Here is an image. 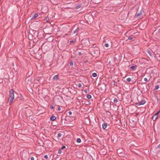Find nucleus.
I'll return each instance as SVG.
<instances>
[{
	"mask_svg": "<svg viewBox=\"0 0 160 160\" xmlns=\"http://www.w3.org/2000/svg\"><path fill=\"white\" fill-rule=\"evenodd\" d=\"M9 95L8 98V102L10 105H11L14 98L13 90L11 89L9 91Z\"/></svg>",
	"mask_w": 160,
	"mask_h": 160,
	"instance_id": "1",
	"label": "nucleus"
},
{
	"mask_svg": "<svg viewBox=\"0 0 160 160\" xmlns=\"http://www.w3.org/2000/svg\"><path fill=\"white\" fill-rule=\"evenodd\" d=\"M82 42L84 44V45H88L89 43V41L88 39H85L82 40Z\"/></svg>",
	"mask_w": 160,
	"mask_h": 160,
	"instance_id": "2",
	"label": "nucleus"
},
{
	"mask_svg": "<svg viewBox=\"0 0 160 160\" xmlns=\"http://www.w3.org/2000/svg\"><path fill=\"white\" fill-rule=\"evenodd\" d=\"M142 13L141 12V11L140 12H139L136 15V17L137 18H139L142 15Z\"/></svg>",
	"mask_w": 160,
	"mask_h": 160,
	"instance_id": "3",
	"label": "nucleus"
},
{
	"mask_svg": "<svg viewBox=\"0 0 160 160\" xmlns=\"http://www.w3.org/2000/svg\"><path fill=\"white\" fill-rule=\"evenodd\" d=\"M56 119V117L54 116H52L50 118V119L52 121H54Z\"/></svg>",
	"mask_w": 160,
	"mask_h": 160,
	"instance_id": "4",
	"label": "nucleus"
},
{
	"mask_svg": "<svg viewBox=\"0 0 160 160\" xmlns=\"http://www.w3.org/2000/svg\"><path fill=\"white\" fill-rule=\"evenodd\" d=\"M145 103V101L144 100H142L139 103V105H144Z\"/></svg>",
	"mask_w": 160,
	"mask_h": 160,
	"instance_id": "5",
	"label": "nucleus"
},
{
	"mask_svg": "<svg viewBox=\"0 0 160 160\" xmlns=\"http://www.w3.org/2000/svg\"><path fill=\"white\" fill-rule=\"evenodd\" d=\"M107 125L106 123H103L102 125V127L103 129H105L107 127Z\"/></svg>",
	"mask_w": 160,
	"mask_h": 160,
	"instance_id": "6",
	"label": "nucleus"
},
{
	"mask_svg": "<svg viewBox=\"0 0 160 160\" xmlns=\"http://www.w3.org/2000/svg\"><path fill=\"white\" fill-rule=\"evenodd\" d=\"M158 117H157L156 116L154 115L153 117H152V120L153 121H155L156 119Z\"/></svg>",
	"mask_w": 160,
	"mask_h": 160,
	"instance_id": "7",
	"label": "nucleus"
},
{
	"mask_svg": "<svg viewBox=\"0 0 160 160\" xmlns=\"http://www.w3.org/2000/svg\"><path fill=\"white\" fill-rule=\"evenodd\" d=\"M58 78V75H56L53 78V79L56 80H57Z\"/></svg>",
	"mask_w": 160,
	"mask_h": 160,
	"instance_id": "8",
	"label": "nucleus"
},
{
	"mask_svg": "<svg viewBox=\"0 0 160 160\" xmlns=\"http://www.w3.org/2000/svg\"><path fill=\"white\" fill-rule=\"evenodd\" d=\"M79 31L78 28H77L73 32V33L74 34H75L77 32H78Z\"/></svg>",
	"mask_w": 160,
	"mask_h": 160,
	"instance_id": "9",
	"label": "nucleus"
},
{
	"mask_svg": "<svg viewBox=\"0 0 160 160\" xmlns=\"http://www.w3.org/2000/svg\"><path fill=\"white\" fill-rule=\"evenodd\" d=\"M92 76L93 77H96L97 76V74L96 73H93L92 74Z\"/></svg>",
	"mask_w": 160,
	"mask_h": 160,
	"instance_id": "10",
	"label": "nucleus"
},
{
	"mask_svg": "<svg viewBox=\"0 0 160 160\" xmlns=\"http://www.w3.org/2000/svg\"><path fill=\"white\" fill-rule=\"evenodd\" d=\"M159 88V86L158 85H156L154 88L155 90L158 89Z\"/></svg>",
	"mask_w": 160,
	"mask_h": 160,
	"instance_id": "11",
	"label": "nucleus"
},
{
	"mask_svg": "<svg viewBox=\"0 0 160 160\" xmlns=\"http://www.w3.org/2000/svg\"><path fill=\"white\" fill-rule=\"evenodd\" d=\"M87 97L88 98L90 99L92 97H91V95H88L87 96Z\"/></svg>",
	"mask_w": 160,
	"mask_h": 160,
	"instance_id": "12",
	"label": "nucleus"
},
{
	"mask_svg": "<svg viewBox=\"0 0 160 160\" xmlns=\"http://www.w3.org/2000/svg\"><path fill=\"white\" fill-rule=\"evenodd\" d=\"M77 141L78 143H80L81 142V139L80 138H78L77 139Z\"/></svg>",
	"mask_w": 160,
	"mask_h": 160,
	"instance_id": "13",
	"label": "nucleus"
},
{
	"mask_svg": "<svg viewBox=\"0 0 160 160\" xmlns=\"http://www.w3.org/2000/svg\"><path fill=\"white\" fill-rule=\"evenodd\" d=\"M38 16V14L37 13H35L34 15V18L37 17Z\"/></svg>",
	"mask_w": 160,
	"mask_h": 160,
	"instance_id": "14",
	"label": "nucleus"
},
{
	"mask_svg": "<svg viewBox=\"0 0 160 160\" xmlns=\"http://www.w3.org/2000/svg\"><path fill=\"white\" fill-rule=\"evenodd\" d=\"M127 80L128 82H129L131 81V79L130 78H127Z\"/></svg>",
	"mask_w": 160,
	"mask_h": 160,
	"instance_id": "15",
	"label": "nucleus"
},
{
	"mask_svg": "<svg viewBox=\"0 0 160 160\" xmlns=\"http://www.w3.org/2000/svg\"><path fill=\"white\" fill-rule=\"evenodd\" d=\"M113 102L114 103L117 102H118V99L116 98H115L114 99Z\"/></svg>",
	"mask_w": 160,
	"mask_h": 160,
	"instance_id": "16",
	"label": "nucleus"
},
{
	"mask_svg": "<svg viewBox=\"0 0 160 160\" xmlns=\"http://www.w3.org/2000/svg\"><path fill=\"white\" fill-rule=\"evenodd\" d=\"M135 68V66H132L131 67V69H132V70H133V69H134Z\"/></svg>",
	"mask_w": 160,
	"mask_h": 160,
	"instance_id": "17",
	"label": "nucleus"
},
{
	"mask_svg": "<svg viewBox=\"0 0 160 160\" xmlns=\"http://www.w3.org/2000/svg\"><path fill=\"white\" fill-rule=\"evenodd\" d=\"M160 112V110L158 112H157L155 114V115L157 117H158V114Z\"/></svg>",
	"mask_w": 160,
	"mask_h": 160,
	"instance_id": "18",
	"label": "nucleus"
},
{
	"mask_svg": "<svg viewBox=\"0 0 160 160\" xmlns=\"http://www.w3.org/2000/svg\"><path fill=\"white\" fill-rule=\"evenodd\" d=\"M70 65L71 66H72L73 65V62H72V61H71L70 62Z\"/></svg>",
	"mask_w": 160,
	"mask_h": 160,
	"instance_id": "19",
	"label": "nucleus"
},
{
	"mask_svg": "<svg viewBox=\"0 0 160 160\" xmlns=\"http://www.w3.org/2000/svg\"><path fill=\"white\" fill-rule=\"evenodd\" d=\"M132 39L131 37H129L128 38V39L129 40H131Z\"/></svg>",
	"mask_w": 160,
	"mask_h": 160,
	"instance_id": "20",
	"label": "nucleus"
},
{
	"mask_svg": "<svg viewBox=\"0 0 160 160\" xmlns=\"http://www.w3.org/2000/svg\"><path fill=\"white\" fill-rule=\"evenodd\" d=\"M105 46L107 47V48H108L109 47V45L108 43H106L105 44Z\"/></svg>",
	"mask_w": 160,
	"mask_h": 160,
	"instance_id": "21",
	"label": "nucleus"
},
{
	"mask_svg": "<svg viewBox=\"0 0 160 160\" xmlns=\"http://www.w3.org/2000/svg\"><path fill=\"white\" fill-rule=\"evenodd\" d=\"M61 136V134L59 133L58 134V137H60Z\"/></svg>",
	"mask_w": 160,
	"mask_h": 160,
	"instance_id": "22",
	"label": "nucleus"
},
{
	"mask_svg": "<svg viewBox=\"0 0 160 160\" xmlns=\"http://www.w3.org/2000/svg\"><path fill=\"white\" fill-rule=\"evenodd\" d=\"M44 158L46 159H47L48 158V156L47 155H46L44 156Z\"/></svg>",
	"mask_w": 160,
	"mask_h": 160,
	"instance_id": "23",
	"label": "nucleus"
},
{
	"mask_svg": "<svg viewBox=\"0 0 160 160\" xmlns=\"http://www.w3.org/2000/svg\"><path fill=\"white\" fill-rule=\"evenodd\" d=\"M78 87L79 88H81V87L82 86V84H81V83H79V84H78Z\"/></svg>",
	"mask_w": 160,
	"mask_h": 160,
	"instance_id": "24",
	"label": "nucleus"
},
{
	"mask_svg": "<svg viewBox=\"0 0 160 160\" xmlns=\"http://www.w3.org/2000/svg\"><path fill=\"white\" fill-rule=\"evenodd\" d=\"M144 80L146 82H147L148 81V79L146 78H144Z\"/></svg>",
	"mask_w": 160,
	"mask_h": 160,
	"instance_id": "25",
	"label": "nucleus"
},
{
	"mask_svg": "<svg viewBox=\"0 0 160 160\" xmlns=\"http://www.w3.org/2000/svg\"><path fill=\"white\" fill-rule=\"evenodd\" d=\"M68 114L70 115H71L72 114V112L71 111H69L68 112Z\"/></svg>",
	"mask_w": 160,
	"mask_h": 160,
	"instance_id": "26",
	"label": "nucleus"
},
{
	"mask_svg": "<svg viewBox=\"0 0 160 160\" xmlns=\"http://www.w3.org/2000/svg\"><path fill=\"white\" fill-rule=\"evenodd\" d=\"M58 111H60V110H61V108H60V107L58 106Z\"/></svg>",
	"mask_w": 160,
	"mask_h": 160,
	"instance_id": "27",
	"label": "nucleus"
},
{
	"mask_svg": "<svg viewBox=\"0 0 160 160\" xmlns=\"http://www.w3.org/2000/svg\"><path fill=\"white\" fill-rule=\"evenodd\" d=\"M31 160H34V158L33 157H31Z\"/></svg>",
	"mask_w": 160,
	"mask_h": 160,
	"instance_id": "28",
	"label": "nucleus"
},
{
	"mask_svg": "<svg viewBox=\"0 0 160 160\" xmlns=\"http://www.w3.org/2000/svg\"><path fill=\"white\" fill-rule=\"evenodd\" d=\"M50 109H53V107L52 106H50Z\"/></svg>",
	"mask_w": 160,
	"mask_h": 160,
	"instance_id": "29",
	"label": "nucleus"
},
{
	"mask_svg": "<svg viewBox=\"0 0 160 160\" xmlns=\"http://www.w3.org/2000/svg\"><path fill=\"white\" fill-rule=\"evenodd\" d=\"M58 153H61V150H59L58 151Z\"/></svg>",
	"mask_w": 160,
	"mask_h": 160,
	"instance_id": "30",
	"label": "nucleus"
},
{
	"mask_svg": "<svg viewBox=\"0 0 160 160\" xmlns=\"http://www.w3.org/2000/svg\"><path fill=\"white\" fill-rule=\"evenodd\" d=\"M66 148L65 146H63L62 148V149H63L64 148Z\"/></svg>",
	"mask_w": 160,
	"mask_h": 160,
	"instance_id": "31",
	"label": "nucleus"
},
{
	"mask_svg": "<svg viewBox=\"0 0 160 160\" xmlns=\"http://www.w3.org/2000/svg\"><path fill=\"white\" fill-rule=\"evenodd\" d=\"M46 19L47 21V20H48L49 19V18H48V17H46Z\"/></svg>",
	"mask_w": 160,
	"mask_h": 160,
	"instance_id": "32",
	"label": "nucleus"
},
{
	"mask_svg": "<svg viewBox=\"0 0 160 160\" xmlns=\"http://www.w3.org/2000/svg\"><path fill=\"white\" fill-rule=\"evenodd\" d=\"M84 92H85V93H87V90H85L84 91Z\"/></svg>",
	"mask_w": 160,
	"mask_h": 160,
	"instance_id": "33",
	"label": "nucleus"
},
{
	"mask_svg": "<svg viewBox=\"0 0 160 160\" xmlns=\"http://www.w3.org/2000/svg\"><path fill=\"white\" fill-rule=\"evenodd\" d=\"M74 42V41H73V40H72V41H70V42L71 43H72V42Z\"/></svg>",
	"mask_w": 160,
	"mask_h": 160,
	"instance_id": "34",
	"label": "nucleus"
},
{
	"mask_svg": "<svg viewBox=\"0 0 160 160\" xmlns=\"http://www.w3.org/2000/svg\"><path fill=\"white\" fill-rule=\"evenodd\" d=\"M160 146V144L158 146V148H159Z\"/></svg>",
	"mask_w": 160,
	"mask_h": 160,
	"instance_id": "35",
	"label": "nucleus"
},
{
	"mask_svg": "<svg viewBox=\"0 0 160 160\" xmlns=\"http://www.w3.org/2000/svg\"><path fill=\"white\" fill-rule=\"evenodd\" d=\"M158 32L160 33V29L159 30Z\"/></svg>",
	"mask_w": 160,
	"mask_h": 160,
	"instance_id": "36",
	"label": "nucleus"
},
{
	"mask_svg": "<svg viewBox=\"0 0 160 160\" xmlns=\"http://www.w3.org/2000/svg\"><path fill=\"white\" fill-rule=\"evenodd\" d=\"M79 7H79V6H78H78H77V8H79Z\"/></svg>",
	"mask_w": 160,
	"mask_h": 160,
	"instance_id": "37",
	"label": "nucleus"
}]
</instances>
